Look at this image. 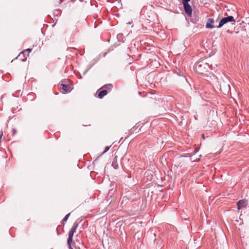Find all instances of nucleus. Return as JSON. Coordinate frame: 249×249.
Instances as JSON below:
<instances>
[{
  "instance_id": "nucleus-1",
  "label": "nucleus",
  "mask_w": 249,
  "mask_h": 249,
  "mask_svg": "<svg viewBox=\"0 0 249 249\" xmlns=\"http://www.w3.org/2000/svg\"><path fill=\"white\" fill-rule=\"evenodd\" d=\"M211 69V66L209 63L204 60H201L197 62L195 66V70L196 72L199 74H204L208 72Z\"/></svg>"
},
{
  "instance_id": "nucleus-9",
  "label": "nucleus",
  "mask_w": 249,
  "mask_h": 249,
  "mask_svg": "<svg viewBox=\"0 0 249 249\" xmlns=\"http://www.w3.org/2000/svg\"><path fill=\"white\" fill-rule=\"evenodd\" d=\"M98 92V97L99 99H102L105 96H106L108 92L105 89H101L100 90H97V93Z\"/></svg>"
},
{
  "instance_id": "nucleus-6",
  "label": "nucleus",
  "mask_w": 249,
  "mask_h": 249,
  "mask_svg": "<svg viewBox=\"0 0 249 249\" xmlns=\"http://www.w3.org/2000/svg\"><path fill=\"white\" fill-rule=\"evenodd\" d=\"M190 1V0H182L184 11L186 14L189 16H191L192 14V7L188 3Z\"/></svg>"
},
{
  "instance_id": "nucleus-7",
  "label": "nucleus",
  "mask_w": 249,
  "mask_h": 249,
  "mask_svg": "<svg viewBox=\"0 0 249 249\" xmlns=\"http://www.w3.org/2000/svg\"><path fill=\"white\" fill-rule=\"evenodd\" d=\"M248 205V201L245 199L240 200L237 203V209L240 210L245 207Z\"/></svg>"
},
{
  "instance_id": "nucleus-15",
  "label": "nucleus",
  "mask_w": 249,
  "mask_h": 249,
  "mask_svg": "<svg viewBox=\"0 0 249 249\" xmlns=\"http://www.w3.org/2000/svg\"><path fill=\"white\" fill-rule=\"evenodd\" d=\"M3 136V132L2 130L0 131V142L1 141V139Z\"/></svg>"
},
{
  "instance_id": "nucleus-14",
  "label": "nucleus",
  "mask_w": 249,
  "mask_h": 249,
  "mask_svg": "<svg viewBox=\"0 0 249 249\" xmlns=\"http://www.w3.org/2000/svg\"><path fill=\"white\" fill-rule=\"evenodd\" d=\"M75 245V244L72 243V244H70V245H68L69 249H73L72 247H74Z\"/></svg>"
},
{
  "instance_id": "nucleus-18",
  "label": "nucleus",
  "mask_w": 249,
  "mask_h": 249,
  "mask_svg": "<svg viewBox=\"0 0 249 249\" xmlns=\"http://www.w3.org/2000/svg\"><path fill=\"white\" fill-rule=\"evenodd\" d=\"M65 222H63V220H62V221H61V224L64 225L65 224Z\"/></svg>"
},
{
  "instance_id": "nucleus-20",
  "label": "nucleus",
  "mask_w": 249,
  "mask_h": 249,
  "mask_svg": "<svg viewBox=\"0 0 249 249\" xmlns=\"http://www.w3.org/2000/svg\"><path fill=\"white\" fill-rule=\"evenodd\" d=\"M197 151L196 150V151H195V153H196V152H197Z\"/></svg>"
},
{
  "instance_id": "nucleus-10",
  "label": "nucleus",
  "mask_w": 249,
  "mask_h": 249,
  "mask_svg": "<svg viewBox=\"0 0 249 249\" xmlns=\"http://www.w3.org/2000/svg\"><path fill=\"white\" fill-rule=\"evenodd\" d=\"M113 88V85L111 84H108L104 85L100 89H98L100 90L101 89H105L107 90L108 92H109Z\"/></svg>"
},
{
  "instance_id": "nucleus-13",
  "label": "nucleus",
  "mask_w": 249,
  "mask_h": 249,
  "mask_svg": "<svg viewBox=\"0 0 249 249\" xmlns=\"http://www.w3.org/2000/svg\"><path fill=\"white\" fill-rule=\"evenodd\" d=\"M110 146H106V147H105V150L102 152V154H105L106 152H107V151H108L109 150V148H110Z\"/></svg>"
},
{
  "instance_id": "nucleus-11",
  "label": "nucleus",
  "mask_w": 249,
  "mask_h": 249,
  "mask_svg": "<svg viewBox=\"0 0 249 249\" xmlns=\"http://www.w3.org/2000/svg\"><path fill=\"white\" fill-rule=\"evenodd\" d=\"M111 166L115 169H117L118 168L119 165H118V163L117 162V156H115L114 157V158L113 159V160L112 164H111Z\"/></svg>"
},
{
  "instance_id": "nucleus-19",
  "label": "nucleus",
  "mask_w": 249,
  "mask_h": 249,
  "mask_svg": "<svg viewBox=\"0 0 249 249\" xmlns=\"http://www.w3.org/2000/svg\"><path fill=\"white\" fill-rule=\"evenodd\" d=\"M122 36V35H118L117 36V37L118 38V37H119V36Z\"/></svg>"
},
{
  "instance_id": "nucleus-16",
  "label": "nucleus",
  "mask_w": 249,
  "mask_h": 249,
  "mask_svg": "<svg viewBox=\"0 0 249 249\" xmlns=\"http://www.w3.org/2000/svg\"><path fill=\"white\" fill-rule=\"evenodd\" d=\"M60 13V11L59 10H56L55 12H54V14H56L58 15Z\"/></svg>"
},
{
  "instance_id": "nucleus-5",
  "label": "nucleus",
  "mask_w": 249,
  "mask_h": 249,
  "mask_svg": "<svg viewBox=\"0 0 249 249\" xmlns=\"http://www.w3.org/2000/svg\"><path fill=\"white\" fill-rule=\"evenodd\" d=\"M32 50V49H27L24 50L23 52L20 53L17 57V59H19L22 61H25L27 59V57L29 55L30 52Z\"/></svg>"
},
{
  "instance_id": "nucleus-4",
  "label": "nucleus",
  "mask_w": 249,
  "mask_h": 249,
  "mask_svg": "<svg viewBox=\"0 0 249 249\" xmlns=\"http://www.w3.org/2000/svg\"><path fill=\"white\" fill-rule=\"evenodd\" d=\"M60 91L62 93H67L71 92L72 89L71 86L69 84H65L63 81H61L58 85Z\"/></svg>"
},
{
  "instance_id": "nucleus-8",
  "label": "nucleus",
  "mask_w": 249,
  "mask_h": 249,
  "mask_svg": "<svg viewBox=\"0 0 249 249\" xmlns=\"http://www.w3.org/2000/svg\"><path fill=\"white\" fill-rule=\"evenodd\" d=\"M214 19L213 18H209L207 20V22L206 25V27L209 29H213L214 28V26L213 25L214 23Z\"/></svg>"
},
{
  "instance_id": "nucleus-2",
  "label": "nucleus",
  "mask_w": 249,
  "mask_h": 249,
  "mask_svg": "<svg viewBox=\"0 0 249 249\" xmlns=\"http://www.w3.org/2000/svg\"><path fill=\"white\" fill-rule=\"evenodd\" d=\"M78 223L75 222L73 225L69 232L68 238L67 241V244L70 245V244L75 243L73 241V236L74 233L75 232L78 226Z\"/></svg>"
},
{
  "instance_id": "nucleus-17",
  "label": "nucleus",
  "mask_w": 249,
  "mask_h": 249,
  "mask_svg": "<svg viewBox=\"0 0 249 249\" xmlns=\"http://www.w3.org/2000/svg\"><path fill=\"white\" fill-rule=\"evenodd\" d=\"M26 54H27V53H25V54H22V56H21V58H25V56H26Z\"/></svg>"
},
{
  "instance_id": "nucleus-3",
  "label": "nucleus",
  "mask_w": 249,
  "mask_h": 249,
  "mask_svg": "<svg viewBox=\"0 0 249 249\" xmlns=\"http://www.w3.org/2000/svg\"><path fill=\"white\" fill-rule=\"evenodd\" d=\"M231 22L232 24H235V20L233 16H230L227 17L223 18L219 21L217 28L222 27L224 24L228 22Z\"/></svg>"
},
{
  "instance_id": "nucleus-12",
  "label": "nucleus",
  "mask_w": 249,
  "mask_h": 249,
  "mask_svg": "<svg viewBox=\"0 0 249 249\" xmlns=\"http://www.w3.org/2000/svg\"><path fill=\"white\" fill-rule=\"evenodd\" d=\"M70 213L67 214L63 219V222H66L70 215Z\"/></svg>"
}]
</instances>
